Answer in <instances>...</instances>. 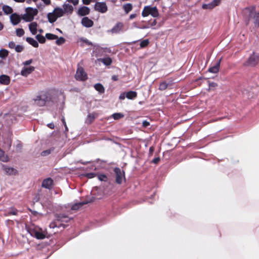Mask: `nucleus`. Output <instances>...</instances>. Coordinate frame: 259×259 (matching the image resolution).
Wrapping results in <instances>:
<instances>
[{"label":"nucleus","mask_w":259,"mask_h":259,"mask_svg":"<svg viewBox=\"0 0 259 259\" xmlns=\"http://www.w3.org/2000/svg\"><path fill=\"white\" fill-rule=\"evenodd\" d=\"M34 104L38 106H44L46 103L53 102V97L52 93L50 92L41 93L40 95H37L33 99Z\"/></svg>","instance_id":"nucleus-1"},{"label":"nucleus","mask_w":259,"mask_h":259,"mask_svg":"<svg viewBox=\"0 0 259 259\" xmlns=\"http://www.w3.org/2000/svg\"><path fill=\"white\" fill-rule=\"evenodd\" d=\"M56 220L50 223V227L51 228H60L61 227L63 228H65L66 225L64 224V223H68L70 221V218L64 214H57L56 215Z\"/></svg>","instance_id":"nucleus-2"},{"label":"nucleus","mask_w":259,"mask_h":259,"mask_svg":"<svg viewBox=\"0 0 259 259\" xmlns=\"http://www.w3.org/2000/svg\"><path fill=\"white\" fill-rule=\"evenodd\" d=\"M37 13V9L28 7L26 9V14L23 16L22 19L26 22H31L34 19V17Z\"/></svg>","instance_id":"nucleus-3"},{"label":"nucleus","mask_w":259,"mask_h":259,"mask_svg":"<svg viewBox=\"0 0 259 259\" xmlns=\"http://www.w3.org/2000/svg\"><path fill=\"white\" fill-rule=\"evenodd\" d=\"M149 15H151L153 17H158L159 13L157 8L156 7L145 6L143 10L142 15L143 17H145Z\"/></svg>","instance_id":"nucleus-4"},{"label":"nucleus","mask_w":259,"mask_h":259,"mask_svg":"<svg viewBox=\"0 0 259 259\" xmlns=\"http://www.w3.org/2000/svg\"><path fill=\"white\" fill-rule=\"evenodd\" d=\"M259 63V55L253 53L248 58L247 60L244 63L245 66L254 67Z\"/></svg>","instance_id":"nucleus-5"},{"label":"nucleus","mask_w":259,"mask_h":259,"mask_svg":"<svg viewBox=\"0 0 259 259\" xmlns=\"http://www.w3.org/2000/svg\"><path fill=\"white\" fill-rule=\"evenodd\" d=\"M75 78L78 81H85L88 79V75L82 67H78L77 69Z\"/></svg>","instance_id":"nucleus-6"},{"label":"nucleus","mask_w":259,"mask_h":259,"mask_svg":"<svg viewBox=\"0 0 259 259\" xmlns=\"http://www.w3.org/2000/svg\"><path fill=\"white\" fill-rule=\"evenodd\" d=\"M114 171L115 174L116 183L118 184H121L122 182V179H125L124 171L119 167L114 168Z\"/></svg>","instance_id":"nucleus-7"},{"label":"nucleus","mask_w":259,"mask_h":259,"mask_svg":"<svg viewBox=\"0 0 259 259\" xmlns=\"http://www.w3.org/2000/svg\"><path fill=\"white\" fill-rule=\"evenodd\" d=\"M95 11L101 13H105L108 10V7L105 2H97L94 6Z\"/></svg>","instance_id":"nucleus-8"},{"label":"nucleus","mask_w":259,"mask_h":259,"mask_svg":"<svg viewBox=\"0 0 259 259\" xmlns=\"http://www.w3.org/2000/svg\"><path fill=\"white\" fill-rule=\"evenodd\" d=\"M250 16L251 17V14H253V19L254 20V23L255 25H257L258 26H259V11L258 12H255V7H252L250 9Z\"/></svg>","instance_id":"nucleus-9"},{"label":"nucleus","mask_w":259,"mask_h":259,"mask_svg":"<svg viewBox=\"0 0 259 259\" xmlns=\"http://www.w3.org/2000/svg\"><path fill=\"white\" fill-rule=\"evenodd\" d=\"M124 25L122 22H118L110 30L112 33H118L123 29Z\"/></svg>","instance_id":"nucleus-10"},{"label":"nucleus","mask_w":259,"mask_h":259,"mask_svg":"<svg viewBox=\"0 0 259 259\" xmlns=\"http://www.w3.org/2000/svg\"><path fill=\"white\" fill-rule=\"evenodd\" d=\"M53 185V180L50 178H47L45 179L42 182V187L48 189L52 188Z\"/></svg>","instance_id":"nucleus-11"},{"label":"nucleus","mask_w":259,"mask_h":259,"mask_svg":"<svg viewBox=\"0 0 259 259\" xmlns=\"http://www.w3.org/2000/svg\"><path fill=\"white\" fill-rule=\"evenodd\" d=\"M20 16L16 13L12 14L10 16V20L12 24L14 25H17L21 21Z\"/></svg>","instance_id":"nucleus-12"},{"label":"nucleus","mask_w":259,"mask_h":259,"mask_svg":"<svg viewBox=\"0 0 259 259\" xmlns=\"http://www.w3.org/2000/svg\"><path fill=\"white\" fill-rule=\"evenodd\" d=\"M35 69L33 66L28 67H23L21 71V74L23 76H27L29 74L33 72Z\"/></svg>","instance_id":"nucleus-13"},{"label":"nucleus","mask_w":259,"mask_h":259,"mask_svg":"<svg viewBox=\"0 0 259 259\" xmlns=\"http://www.w3.org/2000/svg\"><path fill=\"white\" fill-rule=\"evenodd\" d=\"M82 25L86 27H92L94 25V22L88 17H83L81 20Z\"/></svg>","instance_id":"nucleus-14"},{"label":"nucleus","mask_w":259,"mask_h":259,"mask_svg":"<svg viewBox=\"0 0 259 259\" xmlns=\"http://www.w3.org/2000/svg\"><path fill=\"white\" fill-rule=\"evenodd\" d=\"M64 14H71L73 11V7L69 4L64 3L63 5Z\"/></svg>","instance_id":"nucleus-15"},{"label":"nucleus","mask_w":259,"mask_h":259,"mask_svg":"<svg viewBox=\"0 0 259 259\" xmlns=\"http://www.w3.org/2000/svg\"><path fill=\"white\" fill-rule=\"evenodd\" d=\"M90 12V9L89 8L85 6L80 8L78 10V14L82 16L88 15Z\"/></svg>","instance_id":"nucleus-16"},{"label":"nucleus","mask_w":259,"mask_h":259,"mask_svg":"<svg viewBox=\"0 0 259 259\" xmlns=\"http://www.w3.org/2000/svg\"><path fill=\"white\" fill-rule=\"evenodd\" d=\"M98 117V114L96 113H89L87 117L86 123L91 124L94 120Z\"/></svg>","instance_id":"nucleus-17"},{"label":"nucleus","mask_w":259,"mask_h":259,"mask_svg":"<svg viewBox=\"0 0 259 259\" xmlns=\"http://www.w3.org/2000/svg\"><path fill=\"white\" fill-rule=\"evenodd\" d=\"M31 234L38 239H44L46 238L45 234L42 231L34 230L33 231V233Z\"/></svg>","instance_id":"nucleus-18"},{"label":"nucleus","mask_w":259,"mask_h":259,"mask_svg":"<svg viewBox=\"0 0 259 259\" xmlns=\"http://www.w3.org/2000/svg\"><path fill=\"white\" fill-rule=\"evenodd\" d=\"M53 12L58 18L62 17L65 14L63 9L60 7L55 8Z\"/></svg>","instance_id":"nucleus-19"},{"label":"nucleus","mask_w":259,"mask_h":259,"mask_svg":"<svg viewBox=\"0 0 259 259\" xmlns=\"http://www.w3.org/2000/svg\"><path fill=\"white\" fill-rule=\"evenodd\" d=\"M10 77L6 75H2L0 76V83L5 85H8L10 83Z\"/></svg>","instance_id":"nucleus-20"},{"label":"nucleus","mask_w":259,"mask_h":259,"mask_svg":"<svg viewBox=\"0 0 259 259\" xmlns=\"http://www.w3.org/2000/svg\"><path fill=\"white\" fill-rule=\"evenodd\" d=\"M220 65V60L214 66L209 68L208 71L213 73H218L219 71Z\"/></svg>","instance_id":"nucleus-21"},{"label":"nucleus","mask_w":259,"mask_h":259,"mask_svg":"<svg viewBox=\"0 0 259 259\" xmlns=\"http://www.w3.org/2000/svg\"><path fill=\"white\" fill-rule=\"evenodd\" d=\"M37 24L35 22H32L29 25V30L33 35H35L37 32Z\"/></svg>","instance_id":"nucleus-22"},{"label":"nucleus","mask_w":259,"mask_h":259,"mask_svg":"<svg viewBox=\"0 0 259 259\" xmlns=\"http://www.w3.org/2000/svg\"><path fill=\"white\" fill-rule=\"evenodd\" d=\"M4 169L7 174L10 175H16L17 172L16 169L9 166H5Z\"/></svg>","instance_id":"nucleus-23"},{"label":"nucleus","mask_w":259,"mask_h":259,"mask_svg":"<svg viewBox=\"0 0 259 259\" xmlns=\"http://www.w3.org/2000/svg\"><path fill=\"white\" fill-rule=\"evenodd\" d=\"M137 95L136 92L130 91L126 93V98L128 99L133 100L137 98Z\"/></svg>","instance_id":"nucleus-24"},{"label":"nucleus","mask_w":259,"mask_h":259,"mask_svg":"<svg viewBox=\"0 0 259 259\" xmlns=\"http://www.w3.org/2000/svg\"><path fill=\"white\" fill-rule=\"evenodd\" d=\"M12 145V140L10 138H7L4 140V148L5 150H10Z\"/></svg>","instance_id":"nucleus-25"},{"label":"nucleus","mask_w":259,"mask_h":259,"mask_svg":"<svg viewBox=\"0 0 259 259\" xmlns=\"http://www.w3.org/2000/svg\"><path fill=\"white\" fill-rule=\"evenodd\" d=\"M47 17L49 22L51 23L55 22L58 19L53 12L52 13H49L47 15Z\"/></svg>","instance_id":"nucleus-26"},{"label":"nucleus","mask_w":259,"mask_h":259,"mask_svg":"<svg viewBox=\"0 0 259 259\" xmlns=\"http://www.w3.org/2000/svg\"><path fill=\"white\" fill-rule=\"evenodd\" d=\"M26 40L34 48H37L38 47V42L32 37H28L26 38Z\"/></svg>","instance_id":"nucleus-27"},{"label":"nucleus","mask_w":259,"mask_h":259,"mask_svg":"<svg viewBox=\"0 0 259 259\" xmlns=\"http://www.w3.org/2000/svg\"><path fill=\"white\" fill-rule=\"evenodd\" d=\"M94 88L96 90L98 91L100 93H104L105 92V89L103 85L100 83H98L94 85Z\"/></svg>","instance_id":"nucleus-28"},{"label":"nucleus","mask_w":259,"mask_h":259,"mask_svg":"<svg viewBox=\"0 0 259 259\" xmlns=\"http://www.w3.org/2000/svg\"><path fill=\"white\" fill-rule=\"evenodd\" d=\"M133 5L131 3L124 4L123 6V9L126 14H128L133 9Z\"/></svg>","instance_id":"nucleus-29"},{"label":"nucleus","mask_w":259,"mask_h":259,"mask_svg":"<svg viewBox=\"0 0 259 259\" xmlns=\"http://www.w3.org/2000/svg\"><path fill=\"white\" fill-rule=\"evenodd\" d=\"M100 61H101L106 66L110 65L112 62V59L110 57H106L100 59Z\"/></svg>","instance_id":"nucleus-30"},{"label":"nucleus","mask_w":259,"mask_h":259,"mask_svg":"<svg viewBox=\"0 0 259 259\" xmlns=\"http://www.w3.org/2000/svg\"><path fill=\"white\" fill-rule=\"evenodd\" d=\"M87 203H88L87 202H79V203H75L73 205H72V206L71 207V209L77 210L79 208H80L81 206H82L84 204H87Z\"/></svg>","instance_id":"nucleus-31"},{"label":"nucleus","mask_w":259,"mask_h":259,"mask_svg":"<svg viewBox=\"0 0 259 259\" xmlns=\"http://www.w3.org/2000/svg\"><path fill=\"white\" fill-rule=\"evenodd\" d=\"M3 11L6 14H12L13 12L12 8L11 7L7 5H4L3 7Z\"/></svg>","instance_id":"nucleus-32"},{"label":"nucleus","mask_w":259,"mask_h":259,"mask_svg":"<svg viewBox=\"0 0 259 259\" xmlns=\"http://www.w3.org/2000/svg\"><path fill=\"white\" fill-rule=\"evenodd\" d=\"M18 210L14 207H12L11 209L7 212L6 215H17L18 214Z\"/></svg>","instance_id":"nucleus-33"},{"label":"nucleus","mask_w":259,"mask_h":259,"mask_svg":"<svg viewBox=\"0 0 259 259\" xmlns=\"http://www.w3.org/2000/svg\"><path fill=\"white\" fill-rule=\"evenodd\" d=\"M0 160L7 162L8 160V157L5 155L4 152L0 149Z\"/></svg>","instance_id":"nucleus-34"},{"label":"nucleus","mask_w":259,"mask_h":259,"mask_svg":"<svg viewBox=\"0 0 259 259\" xmlns=\"http://www.w3.org/2000/svg\"><path fill=\"white\" fill-rule=\"evenodd\" d=\"M168 84L166 81L161 82L159 86V90L160 91H164L167 89Z\"/></svg>","instance_id":"nucleus-35"},{"label":"nucleus","mask_w":259,"mask_h":259,"mask_svg":"<svg viewBox=\"0 0 259 259\" xmlns=\"http://www.w3.org/2000/svg\"><path fill=\"white\" fill-rule=\"evenodd\" d=\"M46 37L48 39L53 40V39H57L58 36L55 34H52V33H46Z\"/></svg>","instance_id":"nucleus-36"},{"label":"nucleus","mask_w":259,"mask_h":259,"mask_svg":"<svg viewBox=\"0 0 259 259\" xmlns=\"http://www.w3.org/2000/svg\"><path fill=\"white\" fill-rule=\"evenodd\" d=\"M36 38L40 44H44L46 42V38L42 35L37 34L36 36Z\"/></svg>","instance_id":"nucleus-37"},{"label":"nucleus","mask_w":259,"mask_h":259,"mask_svg":"<svg viewBox=\"0 0 259 259\" xmlns=\"http://www.w3.org/2000/svg\"><path fill=\"white\" fill-rule=\"evenodd\" d=\"M149 44V40L148 39L143 40L141 41L140 46L141 48H146Z\"/></svg>","instance_id":"nucleus-38"},{"label":"nucleus","mask_w":259,"mask_h":259,"mask_svg":"<svg viewBox=\"0 0 259 259\" xmlns=\"http://www.w3.org/2000/svg\"><path fill=\"white\" fill-rule=\"evenodd\" d=\"M8 55V51L5 49H2L0 50V57L5 58Z\"/></svg>","instance_id":"nucleus-39"},{"label":"nucleus","mask_w":259,"mask_h":259,"mask_svg":"<svg viewBox=\"0 0 259 259\" xmlns=\"http://www.w3.org/2000/svg\"><path fill=\"white\" fill-rule=\"evenodd\" d=\"M123 116H124V115L120 113H115L112 115V117L115 120L119 119L123 117Z\"/></svg>","instance_id":"nucleus-40"},{"label":"nucleus","mask_w":259,"mask_h":259,"mask_svg":"<svg viewBox=\"0 0 259 259\" xmlns=\"http://www.w3.org/2000/svg\"><path fill=\"white\" fill-rule=\"evenodd\" d=\"M56 39V43L58 46L61 45L65 42V39L63 37H58Z\"/></svg>","instance_id":"nucleus-41"},{"label":"nucleus","mask_w":259,"mask_h":259,"mask_svg":"<svg viewBox=\"0 0 259 259\" xmlns=\"http://www.w3.org/2000/svg\"><path fill=\"white\" fill-rule=\"evenodd\" d=\"M202 7L203 9H209V10L212 9L213 8H214L211 2L210 3L207 4H203Z\"/></svg>","instance_id":"nucleus-42"},{"label":"nucleus","mask_w":259,"mask_h":259,"mask_svg":"<svg viewBox=\"0 0 259 259\" xmlns=\"http://www.w3.org/2000/svg\"><path fill=\"white\" fill-rule=\"evenodd\" d=\"M16 35L19 37L23 36L24 34V31L22 28H17L16 30Z\"/></svg>","instance_id":"nucleus-43"},{"label":"nucleus","mask_w":259,"mask_h":259,"mask_svg":"<svg viewBox=\"0 0 259 259\" xmlns=\"http://www.w3.org/2000/svg\"><path fill=\"white\" fill-rule=\"evenodd\" d=\"M98 179L101 181L106 182L108 180L107 177L104 174H100L98 175Z\"/></svg>","instance_id":"nucleus-44"},{"label":"nucleus","mask_w":259,"mask_h":259,"mask_svg":"<svg viewBox=\"0 0 259 259\" xmlns=\"http://www.w3.org/2000/svg\"><path fill=\"white\" fill-rule=\"evenodd\" d=\"M52 151V150L51 149H48L46 150H44L41 152V155L42 156H46L49 155L50 154H51Z\"/></svg>","instance_id":"nucleus-45"},{"label":"nucleus","mask_w":259,"mask_h":259,"mask_svg":"<svg viewBox=\"0 0 259 259\" xmlns=\"http://www.w3.org/2000/svg\"><path fill=\"white\" fill-rule=\"evenodd\" d=\"M16 52L20 53L24 50V47L21 45H17L15 48Z\"/></svg>","instance_id":"nucleus-46"},{"label":"nucleus","mask_w":259,"mask_h":259,"mask_svg":"<svg viewBox=\"0 0 259 259\" xmlns=\"http://www.w3.org/2000/svg\"><path fill=\"white\" fill-rule=\"evenodd\" d=\"M96 176V174L94 172L87 173L84 175V176L88 179H92L94 178Z\"/></svg>","instance_id":"nucleus-47"},{"label":"nucleus","mask_w":259,"mask_h":259,"mask_svg":"<svg viewBox=\"0 0 259 259\" xmlns=\"http://www.w3.org/2000/svg\"><path fill=\"white\" fill-rule=\"evenodd\" d=\"M214 7L220 5L221 3V0H213L211 2Z\"/></svg>","instance_id":"nucleus-48"},{"label":"nucleus","mask_w":259,"mask_h":259,"mask_svg":"<svg viewBox=\"0 0 259 259\" xmlns=\"http://www.w3.org/2000/svg\"><path fill=\"white\" fill-rule=\"evenodd\" d=\"M208 84L209 88H215L218 87V83L214 82H209Z\"/></svg>","instance_id":"nucleus-49"},{"label":"nucleus","mask_w":259,"mask_h":259,"mask_svg":"<svg viewBox=\"0 0 259 259\" xmlns=\"http://www.w3.org/2000/svg\"><path fill=\"white\" fill-rule=\"evenodd\" d=\"M67 2L72 3L73 5L76 6L78 4L79 0H67Z\"/></svg>","instance_id":"nucleus-50"},{"label":"nucleus","mask_w":259,"mask_h":259,"mask_svg":"<svg viewBox=\"0 0 259 259\" xmlns=\"http://www.w3.org/2000/svg\"><path fill=\"white\" fill-rule=\"evenodd\" d=\"M150 125V122L147 120H144L142 122V125L144 127H147Z\"/></svg>","instance_id":"nucleus-51"},{"label":"nucleus","mask_w":259,"mask_h":259,"mask_svg":"<svg viewBox=\"0 0 259 259\" xmlns=\"http://www.w3.org/2000/svg\"><path fill=\"white\" fill-rule=\"evenodd\" d=\"M16 45H15V43L14 42V41H10L9 43V48H10L11 49H13V48H15L16 47Z\"/></svg>","instance_id":"nucleus-52"},{"label":"nucleus","mask_w":259,"mask_h":259,"mask_svg":"<svg viewBox=\"0 0 259 259\" xmlns=\"http://www.w3.org/2000/svg\"><path fill=\"white\" fill-rule=\"evenodd\" d=\"M32 59H29L28 60H27L23 63V64L25 66H27L32 63Z\"/></svg>","instance_id":"nucleus-53"},{"label":"nucleus","mask_w":259,"mask_h":259,"mask_svg":"<svg viewBox=\"0 0 259 259\" xmlns=\"http://www.w3.org/2000/svg\"><path fill=\"white\" fill-rule=\"evenodd\" d=\"M126 97V93H122L120 94L119 99L120 100H124Z\"/></svg>","instance_id":"nucleus-54"},{"label":"nucleus","mask_w":259,"mask_h":259,"mask_svg":"<svg viewBox=\"0 0 259 259\" xmlns=\"http://www.w3.org/2000/svg\"><path fill=\"white\" fill-rule=\"evenodd\" d=\"M160 161V158L159 157L154 158L152 162L155 164H157Z\"/></svg>","instance_id":"nucleus-55"},{"label":"nucleus","mask_w":259,"mask_h":259,"mask_svg":"<svg viewBox=\"0 0 259 259\" xmlns=\"http://www.w3.org/2000/svg\"><path fill=\"white\" fill-rule=\"evenodd\" d=\"M154 151V147L153 146H151L149 148V155H152Z\"/></svg>","instance_id":"nucleus-56"},{"label":"nucleus","mask_w":259,"mask_h":259,"mask_svg":"<svg viewBox=\"0 0 259 259\" xmlns=\"http://www.w3.org/2000/svg\"><path fill=\"white\" fill-rule=\"evenodd\" d=\"M111 78L113 81H117L118 80V76L116 75H113L112 76Z\"/></svg>","instance_id":"nucleus-57"},{"label":"nucleus","mask_w":259,"mask_h":259,"mask_svg":"<svg viewBox=\"0 0 259 259\" xmlns=\"http://www.w3.org/2000/svg\"><path fill=\"white\" fill-rule=\"evenodd\" d=\"M92 0H82V3L84 5H89Z\"/></svg>","instance_id":"nucleus-58"},{"label":"nucleus","mask_w":259,"mask_h":259,"mask_svg":"<svg viewBox=\"0 0 259 259\" xmlns=\"http://www.w3.org/2000/svg\"><path fill=\"white\" fill-rule=\"evenodd\" d=\"M47 126H48L49 128H51V129H54V127H55V125H54V124L53 123H50L48 124L47 125Z\"/></svg>","instance_id":"nucleus-59"},{"label":"nucleus","mask_w":259,"mask_h":259,"mask_svg":"<svg viewBox=\"0 0 259 259\" xmlns=\"http://www.w3.org/2000/svg\"><path fill=\"white\" fill-rule=\"evenodd\" d=\"M44 2V3L46 4L47 5H50L51 4V1L50 0H41Z\"/></svg>","instance_id":"nucleus-60"},{"label":"nucleus","mask_w":259,"mask_h":259,"mask_svg":"<svg viewBox=\"0 0 259 259\" xmlns=\"http://www.w3.org/2000/svg\"><path fill=\"white\" fill-rule=\"evenodd\" d=\"M83 41L88 45H92V43L89 41L88 39H84L83 40Z\"/></svg>","instance_id":"nucleus-61"},{"label":"nucleus","mask_w":259,"mask_h":259,"mask_svg":"<svg viewBox=\"0 0 259 259\" xmlns=\"http://www.w3.org/2000/svg\"><path fill=\"white\" fill-rule=\"evenodd\" d=\"M137 16V15L136 14H131L130 16V19H134L135 18H136V17Z\"/></svg>","instance_id":"nucleus-62"},{"label":"nucleus","mask_w":259,"mask_h":259,"mask_svg":"<svg viewBox=\"0 0 259 259\" xmlns=\"http://www.w3.org/2000/svg\"><path fill=\"white\" fill-rule=\"evenodd\" d=\"M62 121L63 123L64 124L66 130H67V125H66V122H65L64 118H63L62 119Z\"/></svg>","instance_id":"nucleus-63"},{"label":"nucleus","mask_w":259,"mask_h":259,"mask_svg":"<svg viewBox=\"0 0 259 259\" xmlns=\"http://www.w3.org/2000/svg\"><path fill=\"white\" fill-rule=\"evenodd\" d=\"M157 23V21L156 20H154V21L151 23V26H155Z\"/></svg>","instance_id":"nucleus-64"}]
</instances>
